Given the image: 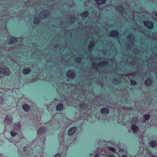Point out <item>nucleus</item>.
Listing matches in <instances>:
<instances>
[{
	"mask_svg": "<svg viewBox=\"0 0 157 157\" xmlns=\"http://www.w3.org/2000/svg\"><path fill=\"white\" fill-rule=\"evenodd\" d=\"M131 83L132 85L133 86H135L136 84V82L132 80H131Z\"/></svg>",
	"mask_w": 157,
	"mask_h": 157,
	"instance_id": "30",
	"label": "nucleus"
},
{
	"mask_svg": "<svg viewBox=\"0 0 157 157\" xmlns=\"http://www.w3.org/2000/svg\"><path fill=\"white\" fill-rule=\"evenodd\" d=\"M80 107L82 108H84L83 107V104H81L80 105Z\"/></svg>",
	"mask_w": 157,
	"mask_h": 157,
	"instance_id": "35",
	"label": "nucleus"
},
{
	"mask_svg": "<svg viewBox=\"0 0 157 157\" xmlns=\"http://www.w3.org/2000/svg\"><path fill=\"white\" fill-rule=\"evenodd\" d=\"M63 105L62 103H59L56 106V109L58 111L62 110L63 109Z\"/></svg>",
	"mask_w": 157,
	"mask_h": 157,
	"instance_id": "15",
	"label": "nucleus"
},
{
	"mask_svg": "<svg viewBox=\"0 0 157 157\" xmlns=\"http://www.w3.org/2000/svg\"><path fill=\"white\" fill-rule=\"evenodd\" d=\"M14 128L17 130L19 129L20 128L19 123H18L16 124H15L14 125Z\"/></svg>",
	"mask_w": 157,
	"mask_h": 157,
	"instance_id": "25",
	"label": "nucleus"
},
{
	"mask_svg": "<svg viewBox=\"0 0 157 157\" xmlns=\"http://www.w3.org/2000/svg\"><path fill=\"white\" fill-rule=\"evenodd\" d=\"M22 108L24 110L28 111L29 109L30 106L27 104H25L23 105Z\"/></svg>",
	"mask_w": 157,
	"mask_h": 157,
	"instance_id": "22",
	"label": "nucleus"
},
{
	"mask_svg": "<svg viewBox=\"0 0 157 157\" xmlns=\"http://www.w3.org/2000/svg\"><path fill=\"white\" fill-rule=\"evenodd\" d=\"M86 20H91V19H86ZM92 20H94L93 19H92Z\"/></svg>",
	"mask_w": 157,
	"mask_h": 157,
	"instance_id": "44",
	"label": "nucleus"
},
{
	"mask_svg": "<svg viewBox=\"0 0 157 157\" xmlns=\"http://www.w3.org/2000/svg\"><path fill=\"white\" fill-rule=\"evenodd\" d=\"M131 128L134 132H137L139 130L138 127L136 125H132Z\"/></svg>",
	"mask_w": 157,
	"mask_h": 157,
	"instance_id": "21",
	"label": "nucleus"
},
{
	"mask_svg": "<svg viewBox=\"0 0 157 157\" xmlns=\"http://www.w3.org/2000/svg\"><path fill=\"white\" fill-rule=\"evenodd\" d=\"M119 80L116 79H115L113 81V82H115L116 84L118 83L119 82Z\"/></svg>",
	"mask_w": 157,
	"mask_h": 157,
	"instance_id": "33",
	"label": "nucleus"
},
{
	"mask_svg": "<svg viewBox=\"0 0 157 157\" xmlns=\"http://www.w3.org/2000/svg\"><path fill=\"white\" fill-rule=\"evenodd\" d=\"M10 133L11 134V136H13V137L15 136V135H16L17 134V132H13L12 131L10 132Z\"/></svg>",
	"mask_w": 157,
	"mask_h": 157,
	"instance_id": "28",
	"label": "nucleus"
},
{
	"mask_svg": "<svg viewBox=\"0 0 157 157\" xmlns=\"http://www.w3.org/2000/svg\"><path fill=\"white\" fill-rule=\"evenodd\" d=\"M25 147H24V149H23V150H24V149H25Z\"/></svg>",
	"mask_w": 157,
	"mask_h": 157,
	"instance_id": "49",
	"label": "nucleus"
},
{
	"mask_svg": "<svg viewBox=\"0 0 157 157\" xmlns=\"http://www.w3.org/2000/svg\"><path fill=\"white\" fill-rule=\"evenodd\" d=\"M156 68H157V67H156Z\"/></svg>",
	"mask_w": 157,
	"mask_h": 157,
	"instance_id": "54",
	"label": "nucleus"
},
{
	"mask_svg": "<svg viewBox=\"0 0 157 157\" xmlns=\"http://www.w3.org/2000/svg\"><path fill=\"white\" fill-rule=\"evenodd\" d=\"M109 149L113 151H115V150L113 148L111 147H108Z\"/></svg>",
	"mask_w": 157,
	"mask_h": 157,
	"instance_id": "31",
	"label": "nucleus"
},
{
	"mask_svg": "<svg viewBox=\"0 0 157 157\" xmlns=\"http://www.w3.org/2000/svg\"><path fill=\"white\" fill-rule=\"evenodd\" d=\"M31 71V69L30 68L24 69L22 71L23 73L26 75L30 73Z\"/></svg>",
	"mask_w": 157,
	"mask_h": 157,
	"instance_id": "13",
	"label": "nucleus"
},
{
	"mask_svg": "<svg viewBox=\"0 0 157 157\" xmlns=\"http://www.w3.org/2000/svg\"><path fill=\"white\" fill-rule=\"evenodd\" d=\"M4 101V99L3 97H0V105L2 104Z\"/></svg>",
	"mask_w": 157,
	"mask_h": 157,
	"instance_id": "27",
	"label": "nucleus"
},
{
	"mask_svg": "<svg viewBox=\"0 0 157 157\" xmlns=\"http://www.w3.org/2000/svg\"><path fill=\"white\" fill-rule=\"evenodd\" d=\"M101 113L104 114H107L109 112V110L108 108H103L101 110Z\"/></svg>",
	"mask_w": 157,
	"mask_h": 157,
	"instance_id": "12",
	"label": "nucleus"
},
{
	"mask_svg": "<svg viewBox=\"0 0 157 157\" xmlns=\"http://www.w3.org/2000/svg\"><path fill=\"white\" fill-rule=\"evenodd\" d=\"M150 115L145 114L144 116V118L142 121V122L143 123H144L147 120L149 119L150 118Z\"/></svg>",
	"mask_w": 157,
	"mask_h": 157,
	"instance_id": "20",
	"label": "nucleus"
},
{
	"mask_svg": "<svg viewBox=\"0 0 157 157\" xmlns=\"http://www.w3.org/2000/svg\"><path fill=\"white\" fill-rule=\"evenodd\" d=\"M131 20H135V19H132Z\"/></svg>",
	"mask_w": 157,
	"mask_h": 157,
	"instance_id": "50",
	"label": "nucleus"
},
{
	"mask_svg": "<svg viewBox=\"0 0 157 157\" xmlns=\"http://www.w3.org/2000/svg\"><path fill=\"white\" fill-rule=\"evenodd\" d=\"M5 28H6V26H5Z\"/></svg>",
	"mask_w": 157,
	"mask_h": 157,
	"instance_id": "53",
	"label": "nucleus"
},
{
	"mask_svg": "<svg viewBox=\"0 0 157 157\" xmlns=\"http://www.w3.org/2000/svg\"><path fill=\"white\" fill-rule=\"evenodd\" d=\"M144 25L149 29H152L153 27V24L151 22H149L148 20L145 21L144 22Z\"/></svg>",
	"mask_w": 157,
	"mask_h": 157,
	"instance_id": "5",
	"label": "nucleus"
},
{
	"mask_svg": "<svg viewBox=\"0 0 157 157\" xmlns=\"http://www.w3.org/2000/svg\"><path fill=\"white\" fill-rule=\"evenodd\" d=\"M97 4L98 5H101L103 4H105L106 2V0H95Z\"/></svg>",
	"mask_w": 157,
	"mask_h": 157,
	"instance_id": "16",
	"label": "nucleus"
},
{
	"mask_svg": "<svg viewBox=\"0 0 157 157\" xmlns=\"http://www.w3.org/2000/svg\"><path fill=\"white\" fill-rule=\"evenodd\" d=\"M117 20H118V19H117ZM119 20H120V19Z\"/></svg>",
	"mask_w": 157,
	"mask_h": 157,
	"instance_id": "55",
	"label": "nucleus"
},
{
	"mask_svg": "<svg viewBox=\"0 0 157 157\" xmlns=\"http://www.w3.org/2000/svg\"><path fill=\"white\" fill-rule=\"evenodd\" d=\"M142 28H140V32H142V33H144V32L143 31V30H142L141 29Z\"/></svg>",
	"mask_w": 157,
	"mask_h": 157,
	"instance_id": "36",
	"label": "nucleus"
},
{
	"mask_svg": "<svg viewBox=\"0 0 157 157\" xmlns=\"http://www.w3.org/2000/svg\"><path fill=\"white\" fill-rule=\"evenodd\" d=\"M89 14V13L88 11H85L80 14V16L83 18H86L87 17Z\"/></svg>",
	"mask_w": 157,
	"mask_h": 157,
	"instance_id": "14",
	"label": "nucleus"
},
{
	"mask_svg": "<svg viewBox=\"0 0 157 157\" xmlns=\"http://www.w3.org/2000/svg\"><path fill=\"white\" fill-rule=\"evenodd\" d=\"M69 20H71V19H69Z\"/></svg>",
	"mask_w": 157,
	"mask_h": 157,
	"instance_id": "52",
	"label": "nucleus"
},
{
	"mask_svg": "<svg viewBox=\"0 0 157 157\" xmlns=\"http://www.w3.org/2000/svg\"><path fill=\"white\" fill-rule=\"evenodd\" d=\"M81 58L80 57L77 58L75 59V61L78 63H80L81 61Z\"/></svg>",
	"mask_w": 157,
	"mask_h": 157,
	"instance_id": "29",
	"label": "nucleus"
},
{
	"mask_svg": "<svg viewBox=\"0 0 157 157\" xmlns=\"http://www.w3.org/2000/svg\"><path fill=\"white\" fill-rule=\"evenodd\" d=\"M73 20H79V19H74Z\"/></svg>",
	"mask_w": 157,
	"mask_h": 157,
	"instance_id": "45",
	"label": "nucleus"
},
{
	"mask_svg": "<svg viewBox=\"0 0 157 157\" xmlns=\"http://www.w3.org/2000/svg\"><path fill=\"white\" fill-rule=\"evenodd\" d=\"M12 120L13 118L11 116L9 115H7L5 118V122L8 124H10L11 123Z\"/></svg>",
	"mask_w": 157,
	"mask_h": 157,
	"instance_id": "6",
	"label": "nucleus"
},
{
	"mask_svg": "<svg viewBox=\"0 0 157 157\" xmlns=\"http://www.w3.org/2000/svg\"><path fill=\"white\" fill-rule=\"evenodd\" d=\"M138 119L136 117H134L132 118L131 121V124L132 125H136L137 123Z\"/></svg>",
	"mask_w": 157,
	"mask_h": 157,
	"instance_id": "17",
	"label": "nucleus"
},
{
	"mask_svg": "<svg viewBox=\"0 0 157 157\" xmlns=\"http://www.w3.org/2000/svg\"><path fill=\"white\" fill-rule=\"evenodd\" d=\"M50 14V12L48 10H43L39 13L40 17L41 20H44V18Z\"/></svg>",
	"mask_w": 157,
	"mask_h": 157,
	"instance_id": "2",
	"label": "nucleus"
},
{
	"mask_svg": "<svg viewBox=\"0 0 157 157\" xmlns=\"http://www.w3.org/2000/svg\"><path fill=\"white\" fill-rule=\"evenodd\" d=\"M111 36L116 37L118 35V33L116 31H113L110 33Z\"/></svg>",
	"mask_w": 157,
	"mask_h": 157,
	"instance_id": "18",
	"label": "nucleus"
},
{
	"mask_svg": "<svg viewBox=\"0 0 157 157\" xmlns=\"http://www.w3.org/2000/svg\"><path fill=\"white\" fill-rule=\"evenodd\" d=\"M45 128L42 127L40 128L37 131V134L39 135H41L45 132Z\"/></svg>",
	"mask_w": 157,
	"mask_h": 157,
	"instance_id": "10",
	"label": "nucleus"
},
{
	"mask_svg": "<svg viewBox=\"0 0 157 157\" xmlns=\"http://www.w3.org/2000/svg\"><path fill=\"white\" fill-rule=\"evenodd\" d=\"M109 157H113L111 155H109Z\"/></svg>",
	"mask_w": 157,
	"mask_h": 157,
	"instance_id": "46",
	"label": "nucleus"
},
{
	"mask_svg": "<svg viewBox=\"0 0 157 157\" xmlns=\"http://www.w3.org/2000/svg\"><path fill=\"white\" fill-rule=\"evenodd\" d=\"M17 41V39L16 37H11L9 41V44H12L13 43Z\"/></svg>",
	"mask_w": 157,
	"mask_h": 157,
	"instance_id": "19",
	"label": "nucleus"
},
{
	"mask_svg": "<svg viewBox=\"0 0 157 157\" xmlns=\"http://www.w3.org/2000/svg\"><path fill=\"white\" fill-rule=\"evenodd\" d=\"M63 140V136H62V137L61 138V140Z\"/></svg>",
	"mask_w": 157,
	"mask_h": 157,
	"instance_id": "38",
	"label": "nucleus"
},
{
	"mask_svg": "<svg viewBox=\"0 0 157 157\" xmlns=\"http://www.w3.org/2000/svg\"><path fill=\"white\" fill-rule=\"evenodd\" d=\"M155 13V16L157 18V12Z\"/></svg>",
	"mask_w": 157,
	"mask_h": 157,
	"instance_id": "37",
	"label": "nucleus"
},
{
	"mask_svg": "<svg viewBox=\"0 0 157 157\" xmlns=\"http://www.w3.org/2000/svg\"><path fill=\"white\" fill-rule=\"evenodd\" d=\"M3 75L9 76L10 74V72L9 69L7 68H3Z\"/></svg>",
	"mask_w": 157,
	"mask_h": 157,
	"instance_id": "7",
	"label": "nucleus"
},
{
	"mask_svg": "<svg viewBox=\"0 0 157 157\" xmlns=\"http://www.w3.org/2000/svg\"><path fill=\"white\" fill-rule=\"evenodd\" d=\"M40 22V20H34V23L36 24H38Z\"/></svg>",
	"mask_w": 157,
	"mask_h": 157,
	"instance_id": "32",
	"label": "nucleus"
},
{
	"mask_svg": "<svg viewBox=\"0 0 157 157\" xmlns=\"http://www.w3.org/2000/svg\"><path fill=\"white\" fill-rule=\"evenodd\" d=\"M116 10L121 14H124L125 10L124 8L120 5H118L116 8Z\"/></svg>",
	"mask_w": 157,
	"mask_h": 157,
	"instance_id": "4",
	"label": "nucleus"
},
{
	"mask_svg": "<svg viewBox=\"0 0 157 157\" xmlns=\"http://www.w3.org/2000/svg\"><path fill=\"white\" fill-rule=\"evenodd\" d=\"M94 42L93 41H91L90 43V44L88 46L89 51L90 52L92 50V49L94 46Z\"/></svg>",
	"mask_w": 157,
	"mask_h": 157,
	"instance_id": "23",
	"label": "nucleus"
},
{
	"mask_svg": "<svg viewBox=\"0 0 157 157\" xmlns=\"http://www.w3.org/2000/svg\"><path fill=\"white\" fill-rule=\"evenodd\" d=\"M3 68L0 67V78L2 77V75H3Z\"/></svg>",
	"mask_w": 157,
	"mask_h": 157,
	"instance_id": "26",
	"label": "nucleus"
},
{
	"mask_svg": "<svg viewBox=\"0 0 157 157\" xmlns=\"http://www.w3.org/2000/svg\"><path fill=\"white\" fill-rule=\"evenodd\" d=\"M67 75L68 77L73 78L75 76V74L74 71H69L67 73Z\"/></svg>",
	"mask_w": 157,
	"mask_h": 157,
	"instance_id": "11",
	"label": "nucleus"
},
{
	"mask_svg": "<svg viewBox=\"0 0 157 157\" xmlns=\"http://www.w3.org/2000/svg\"><path fill=\"white\" fill-rule=\"evenodd\" d=\"M155 58H154L153 59V63H152V64H153V63H154V60H155Z\"/></svg>",
	"mask_w": 157,
	"mask_h": 157,
	"instance_id": "41",
	"label": "nucleus"
},
{
	"mask_svg": "<svg viewBox=\"0 0 157 157\" xmlns=\"http://www.w3.org/2000/svg\"><path fill=\"white\" fill-rule=\"evenodd\" d=\"M34 20H40V19H36V18H35Z\"/></svg>",
	"mask_w": 157,
	"mask_h": 157,
	"instance_id": "43",
	"label": "nucleus"
},
{
	"mask_svg": "<svg viewBox=\"0 0 157 157\" xmlns=\"http://www.w3.org/2000/svg\"><path fill=\"white\" fill-rule=\"evenodd\" d=\"M147 65H148V66L149 67V66L150 65V64H147Z\"/></svg>",
	"mask_w": 157,
	"mask_h": 157,
	"instance_id": "47",
	"label": "nucleus"
},
{
	"mask_svg": "<svg viewBox=\"0 0 157 157\" xmlns=\"http://www.w3.org/2000/svg\"><path fill=\"white\" fill-rule=\"evenodd\" d=\"M152 157H157V156L155 155H153Z\"/></svg>",
	"mask_w": 157,
	"mask_h": 157,
	"instance_id": "42",
	"label": "nucleus"
},
{
	"mask_svg": "<svg viewBox=\"0 0 157 157\" xmlns=\"http://www.w3.org/2000/svg\"><path fill=\"white\" fill-rule=\"evenodd\" d=\"M2 49L4 50L3 48H2V47H1V51H2Z\"/></svg>",
	"mask_w": 157,
	"mask_h": 157,
	"instance_id": "40",
	"label": "nucleus"
},
{
	"mask_svg": "<svg viewBox=\"0 0 157 157\" xmlns=\"http://www.w3.org/2000/svg\"><path fill=\"white\" fill-rule=\"evenodd\" d=\"M127 39L128 41L131 42V44L128 45V47L129 48L130 47L129 46L131 45V44H132V45H133L134 41L135 40V36L134 35L131 34L127 37ZM130 47H131V46Z\"/></svg>",
	"mask_w": 157,
	"mask_h": 157,
	"instance_id": "3",
	"label": "nucleus"
},
{
	"mask_svg": "<svg viewBox=\"0 0 157 157\" xmlns=\"http://www.w3.org/2000/svg\"><path fill=\"white\" fill-rule=\"evenodd\" d=\"M152 83V81L149 78H148L145 82V84L147 86H149Z\"/></svg>",
	"mask_w": 157,
	"mask_h": 157,
	"instance_id": "24",
	"label": "nucleus"
},
{
	"mask_svg": "<svg viewBox=\"0 0 157 157\" xmlns=\"http://www.w3.org/2000/svg\"><path fill=\"white\" fill-rule=\"evenodd\" d=\"M108 63L107 61L102 62L98 64L94 62L92 64V67L94 68L95 69L96 71H98L101 68L107 66Z\"/></svg>",
	"mask_w": 157,
	"mask_h": 157,
	"instance_id": "1",
	"label": "nucleus"
},
{
	"mask_svg": "<svg viewBox=\"0 0 157 157\" xmlns=\"http://www.w3.org/2000/svg\"><path fill=\"white\" fill-rule=\"evenodd\" d=\"M134 52L135 53L136 52L135 50H134Z\"/></svg>",
	"mask_w": 157,
	"mask_h": 157,
	"instance_id": "51",
	"label": "nucleus"
},
{
	"mask_svg": "<svg viewBox=\"0 0 157 157\" xmlns=\"http://www.w3.org/2000/svg\"><path fill=\"white\" fill-rule=\"evenodd\" d=\"M76 128L75 127H73L70 128L68 131V135L71 136L76 131Z\"/></svg>",
	"mask_w": 157,
	"mask_h": 157,
	"instance_id": "8",
	"label": "nucleus"
},
{
	"mask_svg": "<svg viewBox=\"0 0 157 157\" xmlns=\"http://www.w3.org/2000/svg\"><path fill=\"white\" fill-rule=\"evenodd\" d=\"M108 20H112V19H108Z\"/></svg>",
	"mask_w": 157,
	"mask_h": 157,
	"instance_id": "48",
	"label": "nucleus"
},
{
	"mask_svg": "<svg viewBox=\"0 0 157 157\" xmlns=\"http://www.w3.org/2000/svg\"><path fill=\"white\" fill-rule=\"evenodd\" d=\"M55 157H61V155L60 154H57L55 155Z\"/></svg>",
	"mask_w": 157,
	"mask_h": 157,
	"instance_id": "34",
	"label": "nucleus"
},
{
	"mask_svg": "<svg viewBox=\"0 0 157 157\" xmlns=\"http://www.w3.org/2000/svg\"><path fill=\"white\" fill-rule=\"evenodd\" d=\"M150 146L152 148H154L157 146V142L155 140H152L149 142Z\"/></svg>",
	"mask_w": 157,
	"mask_h": 157,
	"instance_id": "9",
	"label": "nucleus"
},
{
	"mask_svg": "<svg viewBox=\"0 0 157 157\" xmlns=\"http://www.w3.org/2000/svg\"><path fill=\"white\" fill-rule=\"evenodd\" d=\"M121 157H127V155H123L121 156Z\"/></svg>",
	"mask_w": 157,
	"mask_h": 157,
	"instance_id": "39",
	"label": "nucleus"
}]
</instances>
